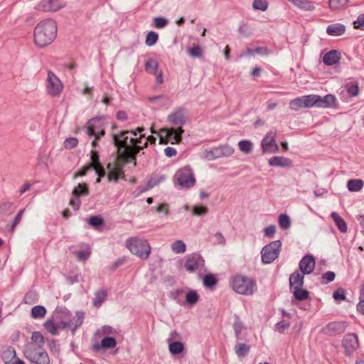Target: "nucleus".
<instances>
[{
	"label": "nucleus",
	"instance_id": "1",
	"mask_svg": "<svg viewBox=\"0 0 364 364\" xmlns=\"http://www.w3.org/2000/svg\"><path fill=\"white\" fill-rule=\"evenodd\" d=\"M136 132V129L135 131H124L113 136V141L119 149V156L117 161L108 164L107 166L108 181H117L119 178L124 177L122 168L128 159H131L129 149L134 146L136 135L139 134Z\"/></svg>",
	"mask_w": 364,
	"mask_h": 364
},
{
	"label": "nucleus",
	"instance_id": "2",
	"mask_svg": "<svg viewBox=\"0 0 364 364\" xmlns=\"http://www.w3.org/2000/svg\"><path fill=\"white\" fill-rule=\"evenodd\" d=\"M187 119V114L184 110L178 109L171 113L167 118L168 122L177 127L176 128H163L160 132L164 136H160V144H178L181 140V135L183 133L182 126L185 124Z\"/></svg>",
	"mask_w": 364,
	"mask_h": 364
},
{
	"label": "nucleus",
	"instance_id": "3",
	"mask_svg": "<svg viewBox=\"0 0 364 364\" xmlns=\"http://www.w3.org/2000/svg\"><path fill=\"white\" fill-rule=\"evenodd\" d=\"M57 36V24L50 18L40 21L34 28L33 38L36 45L44 48L50 44Z\"/></svg>",
	"mask_w": 364,
	"mask_h": 364
},
{
	"label": "nucleus",
	"instance_id": "4",
	"mask_svg": "<svg viewBox=\"0 0 364 364\" xmlns=\"http://www.w3.org/2000/svg\"><path fill=\"white\" fill-rule=\"evenodd\" d=\"M125 247L131 254L141 259H149L151 252V247L149 241L140 237H130L124 242Z\"/></svg>",
	"mask_w": 364,
	"mask_h": 364
},
{
	"label": "nucleus",
	"instance_id": "5",
	"mask_svg": "<svg viewBox=\"0 0 364 364\" xmlns=\"http://www.w3.org/2000/svg\"><path fill=\"white\" fill-rule=\"evenodd\" d=\"M56 316L59 318L60 328L70 329L74 333L75 331L81 326L84 320V314L77 311L73 315L68 309L61 308L56 311Z\"/></svg>",
	"mask_w": 364,
	"mask_h": 364
},
{
	"label": "nucleus",
	"instance_id": "6",
	"mask_svg": "<svg viewBox=\"0 0 364 364\" xmlns=\"http://www.w3.org/2000/svg\"><path fill=\"white\" fill-rule=\"evenodd\" d=\"M173 182L176 187L181 189H189L194 186L196 178L191 168L186 166L179 168L174 174Z\"/></svg>",
	"mask_w": 364,
	"mask_h": 364
},
{
	"label": "nucleus",
	"instance_id": "7",
	"mask_svg": "<svg viewBox=\"0 0 364 364\" xmlns=\"http://www.w3.org/2000/svg\"><path fill=\"white\" fill-rule=\"evenodd\" d=\"M306 108L313 107L327 108L332 107L336 102V98L333 95H326L321 97L317 95H309L301 96Z\"/></svg>",
	"mask_w": 364,
	"mask_h": 364
},
{
	"label": "nucleus",
	"instance_id": "8",
	"mask_svg": "<svg viewBox=\"0 0 364 364\" xmlns=\"http://www.w3.org/2000/svg\"><path fill=\"white\" fill-rule=\"evenodd\" d=\"M230 285L235 292L240 294H252L256 289V284L251 279L240 275L232 277Z\"/></svg>",
	"mask_w": 364,
	"mask_h": 364
},
{
	"label": "nucleus",
	"instance_id": "9",
	"mask_svg": "<svg viewBox=\"0 0 364 364\" xmlns=\"http://www.w3.org/2000/svg\"><path fill=\"white\" fill-rule=\"evenodd\" d=\"M26 357L34 364H50V358L46 350L36 344H28L25 350Z\"/></svg>",
	"mask_w": 364,
	"mask_h": 364
},
{
	"label": "nucleus",
	"instance_id": "10",
	"mask_svg": "<svg viewBox=\"0 0 364 364\" xmlns=\"http://www.w3.org/2000/svg\"><path fill=\"white\" fill-rule=\"evenodd\" d=\"M234 151L235 150L231 146L223 144L204 149L202 152V157L208 161H212L221 157L230 156L233 154Z\"/></svg>",
	"mask_w": 364,
	"mask_h": 364
},
{
	"label": "nucleus",
	"instance_id": "11",
	"mask_svg": "<svg viewBox=\"0 0 364 364\" xmlns=\"http://www.w3.org/2000/svg\"><path fill=\"white\" fill-rule=\"evenodd\" d=\"M90 169H94L97 174L98 178L96 180V183H97L100 182V178L106 175V172L100 162L98 154L95 150L91 151V164L83 167L82 170L76 172L75 173V178L85 176L87 171Z\"/></svg>",
	"mask_w": 364,
	"mask_h": 364
},
{
	"label": "nucleus",
	"instance_id": "12",
	"mask_svg": "<svg viewBox=\"0 0 364 364\" xmlns=\"http://www.w3.org/2000/svg\"><path fill=\"white\" fill-rule=\"evenodd\" d=\"M85 129L86 134L89 136L93 137L92 141V148L96 147L97 140L105 135V127L101 118H95L90 120Z\"/></svg>",
	"mask_w": 364,
	"mask_h": 364
},
{
	"label": "nucleus",
	"instance_id": "13",
	"mask_svg": "<svg viewBox=\"0 0 364 364\" xmlns=\"http://www.w3.org/2000/svg\"><path fill=\"white\" fill-rule=\"evenodd\" d=\"M64 85L60 79L52 71H48L46 80V90L48 96L58 97L63 92Z\"/></svg>",
	"mask_w": 364,
	"mask_h": 364
},
{
	"label": "nucleus",
	"instance_id": "14",
	"mask_svg": "<svg viewBox=\"0 0 364 364\" xmlns=\"http://www.w3.org/2000/svg\"><path fill=\"white\" fill-rule=\"evenodd\" d=\"M282 243L275 240L265 245L261 250L262 262L264 264H270L279 256Z\"/></svg>",
	"mask_w": 364,
	"mask_h": 364
},
{
	"label": "nucleus",
	"instance_id": "15",
	"mask_svg": "<svg viewBox=\"0 0 364 364\" xmlns=\"http://www.w3.org/2000/svg\"><path fill=\"white\" fill-rule=\"evenodd\" d=\"M277 131L270 129L261 141V149L264 154H276L279 152V146L276 141Z\"/></svg>",
	"mask_w": 364,
	"mask_h": 364
},
{
	"label": "nucleus",
	"instance_id": "16",
	"mask_svg": "<svg viewBox=\"0 0 364 364\" xmlns=\"http://www.w3.org/2000/svg\"><path fill=\"white\" fill-rule=\"evenodd\" d=\"M66 6L65 0H41L36 9L41 11H58Z\"/></svg>",
	"mask_w": 364,
	"mask_h": 364
},
{
	"label": "nucleus",
	"instance_id": "17",
	"mask_svg": "<svg viewBox=\"0 0 364 364\" xmlns=\"http://www.w3.org/2000/svg\"><path fill=\"white\" fill-rule=\"evenodd\" d=\"M204 264L203 259L198 255H189L186 257L184 267L189 272H194Z\"/></svg>",
	"mask_w": 364,
	"mask_h": 364
},
{
	"label": "nucleus",
	"instance_id": "18",
	"mask_svg": "<svg viewBox=\"0 0 364 364\" xmlns=\"http://www.w3.org/2000/svg\"><path fill=\"white\" fill-rule=\"evenodd\" d=\"M294 6L301 11L314 12L316 10V3L312 0H287Z\"/></svg>",
	"mask_w": 364,
	"mask_h": 364
},
{
	"label": "nucleus",
	"instance_id": "19",
	"mask_svg": "<svg viewBox=\"0 0 364 364\" xmlns=\"http://www.w3.org/2000/svg\"><path fill=\"white\" fill-rule=\"evenodd\" d=\"M343 346L348 355H350L358 348V337L355 334H347L343 341Z\"/></svg>",
	"mask_w": 364,
	"mask_h": 364
},
{
	"label": "nucleus",
	"instance_id": "20",
	"mask_svg": "<svg viewBox=\"0 0 364 364\" xmlns=\"http://www.w3.org/2000/svg\"><path fill=\"white\" fill-rule=\"evenodd\" d=\"M299 268L301 272L304 274L311 273L315 268V260L313 256H305L299 263Z\"/></svg>",
	"mask_w": 364,
	"mask_h": 364
},
{
	"label": "nucleus",
	"instance_id": "21",
	"mask_svg": "<svg viewBox=\"0 0 364 364\" xmlns=\"http://www.w3.org/2000/svg\"><path fill=\"white\" fill-rule=\"evenodd\" d=\"M144 130L143 127H138L136 129V132L139 133L138 135H136V140L134 141V146L132 149H129V154L131 155V160H134L135 159V156L143 149L138 148V145H143V142L144 141L142 139H145V134H142V132Z\"/></svg>",
	"mask_w": 364,
	"mask_h": 364
},
{
	"label": "nucleus",
	"instance_id": "22",
	"mask_svg": "<svg viewBox=\"0 0 364 364\" xmlns=\"http://www.w3.org/2000/svg\"><path fill=\"white\" fill-rule=\"evenodd\" d=\"M346 328V323L344 322H332L326 326L324 331L328 335H336L344 332Z\"/></svg>",
	"mask_w": 364,
	"mask_h": 364
},
{
	"label": "nucleus",
	"instance_id": "23",
	"mask_svg": "<svg viewBox=\"0 0 364 364\" xmlns=\"http://www.w3.org/2000/svg\"><path fill=\"white\" fill-rule=\"evenodd\" d=\"M268 164L270 166L274 167H290L291 166V161L283 156H273L268 160Z\"/></svg>",
	"mask_w": 364,
	"mask_h": 364
},
{
	"label": "nucleus",
	"instance_id": "24",
	"mask_svg": "<svg viewBox=\"0 0 364 364\" xmlns=\"http://www.w3.org/2000/svg\"><path fill=\"white\" fill-rule=\"evenodd\" d=\"M341 59V53L336 50H331L326 53L323 61L326 65H333L336 64Z\"/></svg>",
	"mask_w": 364,
	"mask_h": 364
},
{
	"label": "nucleus",
	"instance_id": "25",
	"mask_svg": "<svg viewBox=\"0 0 364 364\" xmlns=\"http://www.w3.org/2000/svg\"><path fill=\"white\" fill-rule=\"evenodd\" d=\"M349 0H328V7L331 11H340L348 7Z\"/></svg>",
	"mask_w": 364,
	"mask_h": 364
},
{
	"label": "nucleus",
	"instance_id": "26",
	"mask_svg": "<svg viewBox=\"0 0 364 364\" xmlns=\"http://www.w3.org/2000/svg\"><path fill=\"white\" fill-rule=\"evenodd\" d=\"M346 31V27L341 23H333L328 25L326 28V33L329 36H339L343 35Z\"/></svg>",
	"mask_w": 364,
	"mask_h": 364
},
{
	"label": "nucleus",
	"instance_id": "27",
	"mask_svg": "<svg viewBox=\"0 0 364 364\" xmlns=\"http://www.w3.org/2000/svg\"><path fill=\"white\" fill-rule=\"evenodd\" d=\"M233 329L237 339H243L245 337L247 328L243 322L239 318H236L233 323Z\"/></svg>",
	"mask_w": 364,
	"mask_h": 364
},
{
	"label": "nucleus",
	"instance_id": "28",
	"mask_svg": "<svg viewBox=\"0 0 364 364\" xmlns=\"http://www.w3.org/2000/svg\"><path fill=\"white\" fill-rule=\"evenodd\" d=\"M168 344V350L172 355H181L185 351V344L181 341L172 342Z\"/></svg>",
	"mask_w": 364,
	"mask_h": 364
},
{
	"label": "nucleus",
	"instance_id": "29",
	"mask_svg": "<svg viewBox=\"0 0 364 364\" xmlns=\"http://www.w3.org/2000/svg\"><path fill=\"white\" fill-rule=\"evenodd\" d=\"M304 274L302 272L296 271L290 276L289 283L291 288L303 286Z\"/></svg>",
	"mask_w": 364,
	"mask_h": 364
},
{
	"label": "nucleus",
	"instance_id": "30",
	"mask_svg": "<svg viewBox=\"0 0 364 364\" xmlns=\"http://www.w3.org/2000/svg\"><path fill=\"white\" fill-rule=\"evenodd\" d=\"M200 296L197 291L193 289H188L185 295V301L189 306L196 305L199 301Z\"/></svg>",
	"mask_w": 364,
	"mask_h": 364
},
{
	"label": "nucleus",
	"instance_id": "31",
	"mask_svg": "<svg viewBox=\"0 0 364 364\" xmlns=\"http://www.w3.org/2000/svg\"><path fill=\"white\" fill-rule=\"evenodd\" d=\"M239 150L244 154H250L254 149V144L252 141L248 139L240 140L238 144Z\"/></svg>",
	"mask_w": 364,
	"mask_h": 364
},
{
	"label": "nucleus",
	"instance_id": "32",
	"mask_svg": "<svg viewBox=\"0 0 364 364\" xmlns=\"http://www.w3.org/2000/svg\"><path fill=\"white\" fill-rule=\"evenodd\" d=\"M331 217L333 220L338 229L343 233H345L348 230V226L345 220L336 212L331 213Z\"/></svg>",
	"mask_w": 364,
	"mask_h": 364
},
{
	"label": "nucleus",
	"instance_id": "33",
	"mask_svg": "<svg viewBox=\"0 0 364 364\" xmlns=\"http://www.w3.org/2000/svg\"><path fill=\"white\" fill-rule=\"evenodd\" d=\"M2 359L5 363H10L16 358V350L12 347H6L2 351Z\"/></svg>",
	"mask_w": 364,
	"mask_h": 364
},
{
	"label": "nucleus",
	"instance_id": "34",
	"mask_svg": "<svg viewBox=\"0 0 364 364\" xmlns=\"http://www.w3.org/2000/svg\"><path fill=\"white\" fill-rule=\"evenodd\" d=\"M171 250L175 254H183L186 251V245L181 240H177L171 243Z\"/></svg>",
	"mask_w": 364,
	"mask_h": 364
},
{
	"label": "nucleus",
	"instance_id": "35",
	"mask_svg": "<svg viewBox=\"0 0 364 364\" xmlns=\"http://www.w3.org/2000/svg\"><path fill=\"white\" fill-rule=\"evenodd\" d=\"M364 183L360 179H351L348 181L347 187L350 192H357L363 187Z\"/></svg>",
	"mask_w": 364,
	"mask_h": 364
},
{
	"label": "nucleus",
	"instance_id": "36",
	"mask_svg": "<svg viewBox=\"0 0 364 364\" xmlns=\"http://www.w3.org/2000/svg\"><path fill=\"white\" fill-rule=\"evenodd\" d=\"M100 346L104 349L114 348L117 346V341L114 336H105L101 342Z\"/></svg>",
	"mask_w": 364,
	"mask_h": 364
},
{
	"label": "nucleus",
	"instance_id": "37",
	"mask_svg": "<svg viewBox=\"0 0 364 364\" xmlns=\"http://www.w3.org/2000/svg\"><path fill=\"white\" fill-rule=\"evenodd\" d=\"M302 287H296L294 288H291L292 293L294 294L295 298L298 300H304L308 298L309 292L308 291L301 288Z\"/></svg>",
	"mask_w": 364,
	"mask_h": 364
},
{
	"label": "nucleus",
	"instance_id": "38",
	"mask_svg": "<svg viewBox=\"0 0 364 364\" xmlns=\"http://www.w3.org/2000/svg\"><path fill=\"white\" fill-rule=\"evenodd\" d=\"M46 309L43 306H35L32 308L31 315L34 319L43 318L46 316Z\"/></svg>",
	"mask_w": 364,
	"mask_h": 364
},
{
	"label": "nucleus",
	"instance_id": "39",
	"mask_svg": "<svg viewBox=\"0 0 364 364\" xmlns=\"http://www.w3.org/2000/svg\"><path fill=\"white\" fill-rule=\"evenodd\" d=\"M158 68H159V63H157L156 60H155L154 59L149 60L145 65L146 70L152 75L157 74Z\"/></svg>",
	"mask_w": 364,
	"mask_h": 364
},
{
	"label": "nucleus",
	"instance_id": "40",
	"mask_svg": "<svg viewBox=\"0 0 364 364\" xmlns=\"http://www.w3.org/2000/svg\"><path fill=\"white\" fill-rule=\"evenodd\" d=\"M44 327L48 332L53 335L56 334L58 330L60 329L59 326V322L55 324L52 320L47 321L44 323Z\"/></svg>",
	"mask_w": 364,
	"mask_h": 364
},
{
	"label": "nucleus",
	"instance_id": "41",
	"mask_svg": "<svg viewBox=\"0 0 364 364\" xmlns=\"http://www.w3.org/2000/svg\"><path fill=\"white\" fill-rule=\"evenodd\" d=\"M107 293L105 290H100L95 293L93 304L95 306H100L105 300Z\"/></svg>",
	"mask_w": 364,
	"mask_h": 364
},
{
	"label": "nucleus",
	"instance_id": "42",
	"mask_svg": "<svg viewBox=\"0 0 364 364\" xmlns=\"http://www.w3.org/2000/svg\"><path fill=\"white\" fill-rule=\"evenodd\" d=\"M235 349L237 356L244 357L248 353L250 350V346L245 343H238L235 346Z\"/></svg>",
	"mask_w": 364,
	"mask_h": 364
},
{
	"label": "nucleus",
	"instance_id": "43",
	"mask_svg": "<svg viewBox=\"0 0 364 364\" xmlns=\"http://www.w3.org/2000/svg\"><path fill=\"white\" fill-rule=\"evenodd\" d=\"M289 107L292 110L306 108L301 97L294 99L289 102Z\"/></svg>",
	"mask_w": 364,
	"mask_h": 364
},
{
	"label": "nucleus",
	"instance_id": "44",
	"mask_svg": "<svg viewBox=\"0 0 364 364\" xmlns=\"http://www.w3.org/2000/svg\"><path fill=\"white\" fill-rule=\"evenodd\" d=\"M159 39V35L154 31H149L145 40V43L148 46H152L155 45Z\"/></svg>",
	"mask_w": 364,
	"mask_h": 364
},
{
	"label": "nucleus",
	"instance_id": "45",
	"mask_svg": "<svg viewBox=\"0 0 364 364\" xmlns=\"http://www.w3.org/2000/svg\"><path fill=\"white\" fill-rule=\"evenodd\" d=\"M73 198L70 200V205L75 210H77L80 208L81 201L79 198V193L76 190L73 191Z\"/></svg>",
	"mask_w": 364,
	"mask_h": 364
},
{
	"label": "nucleus",
	"instance_id": "46",
	"mask_svg": "<svg viewBox=\"0 0 364 364\" xmlns=\"http://www.w3.org/2000/svg\"><path fill=\"white\" fill-rule=\"evenodd\" d=\"M279 224L281 228L287 230L291 226V220L289 217L286 214H281L279 216Z\"/></svg>",
	"mask_w": 364,
	"mask_h": 364
},
{
	"label": "nucleus",
	"instance_id": "47",
	"mask_svg": "<svg viewBox=\"0 0 364 364\" xmlns=\"http://www.w3.org/2000/svg\"><path fill=\"white\" fill-rule=\"evenodd\" d=\"M99 333L105 336H114L117 334V331L109 326H105L99 330Z\"/></svg>",
	"mask_w": 364,
	"mask_h": 364
},
{
	"label": "nucleus",
	"instance_id": "48",
	"mask_svg": "<svg viewBox=\"0 0 364 364\" xmlns=\"http://www.w3.org/2000/svg\"><path fill=\"white\" fill-rule=\"evenodd\" d=\"M252 7L255 10L264 11L267 9L268 3L267 0H255L252 3Z\"/></svg>",
	"mask_w": 364,
	"mask_h": 364
},
{
	"label": "nucleus",
	"instance_id": "49",
	"mask_svg": "<svg viewBox=\"0 0 364 364\" xmlns=\"http://www.w3.org/2000/svg\"><path fill=\"white\" fill-rule=\"evenodd\" d=\"M153 24L156 28H163L168 24V20L164 17H155L153 19Z\"/></svg>",
	"mask_w": 364,
	"mask_h": 364
},
{
	"label": "nucleus",
	"instance_id": "50",
	"mask_svg": "<svg viewBox=\"0 0 364 364\" xmlns=\"http://www.w3.org/2000/svg\"><path fill=\"white\" fill-rule=\"evenodd\" d=\"M357 310L362 314H364V284L360 289L359 303L357 305Z\"/></svg>",
	"mask_w": 364,
	"mask_h": 364
},
{
	"label": "nucleus",
	"instance_id": "51",
	"mask_svg": "<svg viewBox=\"0 0 364 364\" xmlns=\"http://www.w3.org/2000/svg\"><path fill=\"white\" fill-rule=\"evenodd\" d=\"M188 54L193 58H200L203 55V50L198 45H194L188 49Z\"/></svg>",
	"mask_w": 364,
	"mask_h": 364
},
{
	"label": "nucleus",
	"instance_id": "52",
	"mask_svg": "<svg viewBox=\"0 0 364 364\" xmlns=\"http://www.w3.org/2000/svg\"><path fill=\"white\" fill-rule=\"evenodd\" d=\"M192 211L196 216H203L207 214L208 208L202 205H195L193 207Z\"/></svg>",
	"mask_w": 364,
	"mask_h": 364
},
{
	"label": "nucleus",
	"instance_id": "53",
	"mask_svg": "<svg viewBox=\"0 0 364 364\" xmlns=\"http://www.w3.org/2000/svg\"><path fill=\"white\" fill-rule=\"evenodd\" d=\"M346 91L350 96L355 97L358 95V86L355 83H348L346 86Z\"/></svg>",
	"mask_w": 364,
	"mask_h": 364
},
{
	"label": "nucleus",
	"instance_id": "54",
	"mask_svg": "<svg viewBox=\"0 0 364 364\" xmlns=\"http://www.w3.org/2000/svg\"><path fill=\"white\" fill-rule=\"evenodd\" d=\"M75 254L78 260L85 261L89 258L90 255V251L89 250H82L76 251Z\"/></svg>",
	"mask_w": 364,
	"mask_h": 364
},
{
	"label": "nucleus",
	"instance_id": "55",
	"mask_svg": "<svg viewBox=\"0 0 364 364\" xmlns=\"http://www.w3.org/2000/svg\"><path fill=\"white\" fill-rule=\"evenodd\" d=\"M216 283V279L215 277L212 274L205 275L203 277V284L206 287H212Z\"/></svg>",
	"mask_w": 364,
	"mask_h": 364
},
{
	"label": "nucleus",
	"instance_id": "56",
	"mask_svg": "<svg viewBox=\"0 0 364 364\" xmlns=\"http://www.w3.org/2000/svg\"><path fill=\"white\" fill-rule=\"evenodd\" d=\"M78 141L76 138H68L64 141V147L68 149L75 148L77 145Z\"/></svg>",
	"mask_w": 364,
	"mask_h": 364
},
{
	"label": "nucleus",
	"instance_id": "57",
	"mask_svg": "<svg viewBox=\"0 0 364 364\" xmlns=\"http://www.w3.org/2000/svg\"><path fill=\"white\" fill-rule=\"evenodd\" d=\"M73 190H76L77 191L79 197L80 196H87L89 194V191L85 183H79Z\"/></svg>",
	"mask_w": 364,
	"mask_h": 364
},
{
	"label": "nucleus",
	"instance_id": "58",
	"mask_svg": "<svg viewBox=\"0 0 364 364\" xmlns=\"http://www.w3.org/2000/svg\"><path fill=\"white\" fill-rule=\"evenodd\" d=\"M102 220L97 216H92L88 220L89 225L94 228H98L102 224Z\"/></svg>",
	"mask_w": 364,
	"mask_h": 364
},
{
	"label": "nucleus",
	"instance_id": "59",
	"mask_svg": "<svg viewBox=\"0 0 364 364\" xmlns=\"http://www.w3.org/2000/svg\"><path fill=\"white\" fill-rule=\"evenodd\" d=\"M181 337V335L180 333H178L176 331H172L169 333L168 337L167 338L168 343H172V342H176L178 341V340L180 339Z\"/></svg>",
	"mask_w": 364,
	"mask_h": 364
},
{
	"label": "nucleus",
	"instance_id": "60",
	"mask_svg": "<svg viewBox=\"0 0 364 364\" xmlns=\"http://www.w3.org/2000/svg\"><path fill=\"white\" fill-rule=\"evenodd\" d=\"M289 326V323L287 321L282 320L278 322L275 326L276 331L282 333L286 329H287Z\"/></svg>",
	"mask_w": 364,
	"mask_h": 364
},
{
	"label": "nucleus",
	"instance_id": "61",
	"mask_svg": "<svg viewBox=\"0 0 364 364\" xmlns=\"http://www.w3.org/2000/svg\"><path fill=\"white\" fill-rule=\"evenodd\" d=\"M31 340L33 344H39L43 342V336L40 332H33L31 336Z\"/></svg>",
	"mask_w": 364,
	"mask_h": 364
},
{
	"label": "nucleus",
	"instance_id": "62",
	"mask_svg": "<svg viewBox=\"0 0 364 364\" xmlns=\"http://www.w3.org/2000/svg\"><path fill=\"white\" fill-rule=\"evenodd\" d=\"M354 27L357 29L364 31V14L360 15L354 21Z\"/></svg>",
	"mask_w": 364,
	"mask_h": 364
},
{
	"label": "nucleus",
	"instance_id": "63",
	"mask_svg": "<svg viewBox=\"0 0 364 364\" xmlns=\"http://www.w3.org/2000/svg\"><path fill=\"white\" fill-rule=\"evenodd\" d=\"M333 296L336 301H343L346 299L345 291L339 289L333 293Z\"/></svg>",
	"mask_w": 364,
	"mask_h": 364
},
{
	"label": "nucleus",
	"instance_id": "64",
	"mask_svg": "<svg viewBox=\"0 0 364 364\" xmlns=\"http://www.w3.org/2000/svg\"><path fill=\"white\" fill-rule=\"evenodd\" d=\"M276 232V227L274 225H270L264 229V235L268 237H273Z\"/></svg>",
	"mask_w": 364,
	"mask_h": 364
}]
</instances>
